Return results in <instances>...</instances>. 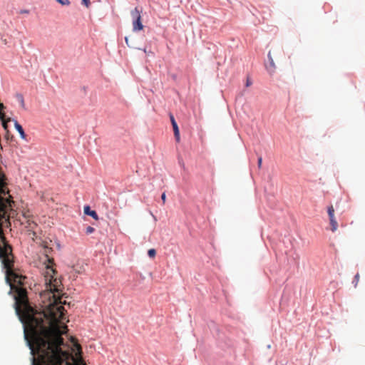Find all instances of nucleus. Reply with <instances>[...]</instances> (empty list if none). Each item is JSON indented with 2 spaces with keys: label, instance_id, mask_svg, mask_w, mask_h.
Here are the masks:
<instances>
[{
  "label": "nucleus",
  "instance_id": "obj_1",
  "mask_svg": "<svg viewBox=\"0 0 365 365\" xmlns=\"http://www.w3.org/2000/svg\"><path fill=\"white\" fill-rule=\"evenodd\" d=\"M14 207H0V261L3 268L5 269V279L6 283L10 286L11 290L16 292L15 295V309H16V297L18 296L17 289L23 287L25 277L19 274L14 269V257L12 252V247L7 242L4 228L11 227L10 218L14 213Z\"/></svg>",
  "mask_w": 365,
  "mask_h": 365
},
{
  "label": "nucleus",
  "instance_id": "obj_2",
  "mask_svg": "<svg viewBox=\"0 0 365 365\" xmlns=\"http://www.w3.org/2000/svg\"><path fill=\"white\" fill-rule=\"evenodd\" d=\"M131 17L133 19V30L135 32L141 31L143 29V25L141 20V11L135 7L130 12Z\"/></svg>",
  "mask_w": 365,
  "mask_h": 365
},
{
  "label": "nucleus",
  "instance_id": "obj_3",
  "mask_svg": "<svg viewBox=\"0 0 365 365\" xmlns=\"http://www.w3.org/2000/svg\"><path fill=\"white\" fill-rule=\"evenodd\" d=\"M330 225H331V230L332 232H335L338 228V223L334 216V209L332 205L329 206L327 210Z\"/></svg>",
  "mask_w": 365,
  "mask_h": 365
},
{
  "label": "nucleus",
  "instance_id": "obj_4",
  "mask_svg": "<svg viewBox=\"0 0 365 365\" xmlns=\"http://www.w3.org/2000/svg\"><path fill=\"white\" fill-rule=\"evenodd\" d=\"M170 121L173 125V131H174V135L175 137V139L178 142L180 141V131L178 126V124L172 114H170Z\"/></svg>",
  "mask_w": 365,
  "mask_h": 365
},
{
  "label": "nucleus",
  "instance_id": "obj_5",
  "mask_svg": "<svg viewBox=\"0 0 365 365\" xmlns=\"http://www.w3.org/2000/svg\"><path fill=\"white\" fill-rule=\"evenodd\" d=\"M21 223L25 225V227L29 230V231H34L37 227V224L32 220V218L24 220Z\"/></svg>",
  "mask_w": 365,
  "mask_h": 365
},
{
  "label": "nucleus",
  "instance_id": "obj_6",
  "mask_svg": "<svg viewBox=\"0 0 365 365\" xmlns=\"http://www.w3.org/2000/svg\"><path fill=\"white\" fill-rule=\"evenodd\" d=\"M84 213L92 217L94 220H98V216L95 210H91L89 206L84 207Z\"/></svg>",
  "mask_w": 365,
  "mask_h": 365
},
{
  "label": "nucleus",
  "instance_id": "obj_7",
  "mask_svg": "<svg viewBox=\"0 0 365 365\" xmlns=\"http://www.w3.org/2000/svg\"><path fill=\"white\" fill-rule=\"evenodd\" d=\"M268 58H269V64L267 66V70L269 73H272L274 72L276 66H275L274 60H273L272 57L271 56V51H269L268 53Z\"/></svg>",
  "mask_w": 365,
  "mask_h": 365
},
{
  "label": "nucleus",
  "instance_id": "obj_8",
  "mask_svg": "<svg viewBox=\"0 0 365 365\" xmlns=\"http://www.w3.org/2000/svg\"><path fill=\"white\" fill-rule=\"evenodd\" d=\"M14 126H15L16 130L19 133L21 138L22 139H26V134L24 133V130L23 128H22V126L16 120L14 123Z\"/></svg>",
  "mask_w": 365,
  "mask_h": 365
},
{
  "label": "nucleus",
  "instance_id": "obj_9",
  "mask_svg": "<svg viewBox=\"0 0 365 365\" xmlns=\"http://www.w3.org/2000/svg\"><path fill=\"white\" fill-rule=\"evenodd\" d=\"M16 98H17L18 101H19L21 108L23 109H26L25 102H24L23 96L21 94H17Z\"/></svg>",
  "mask_w": 365,
  "mask_h": 365
},
{
  "label": "nucleus",
  "instance_id": "obj_10",
  "mask_svg": "<svg viewBox=\"0 0 365 365\" xmlns=\"http://www.w3.org/2000/svg\"><path fill=\"white\" fill-rule=\"evenodd\" d=\"M23 217L25 220L32 218V215H31L30 211H29V210L23 212Z\"/></svg>",
  "mask_w": 365,
  "mask_h": 365
},
{
  "label": "nucleus",
  "instance_id": "obj_11",
  "mask_svg": "<svg viewBox=\"0 0 365 365\" xmlns=\"http://www.w3.org/2000/svg\"><path fill=\"white\" fill-rule=\"evenodd\" d=\"M148 255L150 258H154L156 255V251L155 249H150L148 251Z\"/></svg>",
  "mask_w": 365,
  "mask_h": 365
},
{
  "label": "nucleus",
  "instance_id": "obj_12",
  "mask_svg": "<svg viewBox=\"0 0 365 365\" xmlns=\"http://www.w3.org/2000/svg\"><path fill=\"white\" fill-rule=\"evenodd\" d=\"M359 278H360V275L359 273H357L355 276H354V281H353V283L354 284V287H356L359 282Z\"/></svg>",
  "mask_w": 365,
  "mask_h": 365
},
{
  "label": "nucleus",
  "instance_id": "obj_13",
  "mask_svg": "<svg viewBox=\"0 0 365 365\" xmlns=\"http://www.w3.org/2000/svg\"><path fill=\"white\" fill-rule=\"evenodd\" d=\"M94 231H95V229L93 227L88 226L86 227V233L87 235H90V234L93 233Z\"/></svg>",
  "mask_w": 365,
  "mask_h": 365
},
{
  "label": "nucleus",
  "instance_id": "obj_14",
  "mask_svg": "<svg viewBox=\"0 0 365 365\" xmlns=\"http://www.w3.org/2000/svg\"><path fill=\"white\" fill-rule=\"evenodd\" d=\"M58 3L63 5H69L70 1L68 0H56Z\"/></svg>",
  "mask_w": 365,
  "mask_h": 365
},
{
  "label": "nucleus",
  "instance_id": "obj_15",
  "mask_svg": "<svg viewBox=\"0 0 365 365\" xmlns=\"http://www.w3.org/2000/svg\"><path fill=\"white\" fill-rule=\"evenodd\" d=\"M274 52L279 56H282L284 55V51L281 48H277L274 51Z\"/></svg>",
  "mask_w": 365,
  "mask_h": 365
},
{
  "label": "nucleus",
  "instance_id": "obj_16",
  "mask_svg": "<svg viewBox=\"0 0 365 365\" xmlns=\"http://www.w3.org/2000/svg\"><path fill=\"white\" fill-rule=\"evenodd\" d=\"M82 4H84L86 7H88L91 4L90 0H81Z\"/></svg>",
  "mask_w": 365,
  "mask_h": 365
},
{
  "label": "nucleus",
  "instance_id": "obj_17",
  "mask_svg": "<svg viewBox=\"0 0 365 365\" xmlns=\"http://www.w3.org/2000/svg\"><path fill=\"white\" fill-rule=\"evenodd\" d=\"M262 163V157H259L258 158V161H257V165H258V168H261Z\"/></svg>",
  "mask_w": 365,
  "mask_h": 365
},
{
  "label": "nucleus",
  "instance_id": "obj_18",
  "mask_svg": "<svg viewBox=\"0 0 365 365\" xmlns=\"http://www.w3.org/2000/svg\"><path fill=\"white\" fill-rule=\"evenodd\" d=\"M161 199H162V201H163V204L164 205L165 203V201H166V195L165 192H163L161 195Z\"/></svg>",
  "mask_w": 365,
  "mask_h": 365
},
{
  "label": "nucleus",
  "instance_id": "obj_19",
  "mask_svg": "<svg viewBox=\"0 0 365 365\" xmlns=\"http://www.w3.org/2000/svg\"><path fill=\"white\" fill-rule=\"evenodd\" d=\"M74 345H75V346L76 347V349H78V351L79 352H81V346H80L77 342H75V343H74Z\"/></svg>",
  "mask_w": 365,
  "mask_h": 365
},
{
  "label": "nucleus",
  "instance_id": "obj_20",
  "mask_svg": "<svg viewBox=\"0 0 365 365\" xmlns=\"http://www.w3.org/2000/svg\"><path fill=\"white\" fill-rule=\"evenodd\" d=\"M252 84V82L250 81V79H247V83H246V86L248 87L250 86V85Z\"/></svg>",
  "mask_w": 365,
  "mask_h": 365
},
{
  "label": "nucleus",
  "instance_id": "obj_21",
  "mask_svg": "<svg viewBox=\"0 0 365 365\" xmlns=\"http://www.w3.org/2000/svg\"><path fill=\"white\" fill-rule=\"evenodd\" d=\"M125 41L126 44H127L128 46H129V44H128V37H125Z\"/></svg>",
  "mask_w": 365,
  "mask_h": 365
}]
</instances>
